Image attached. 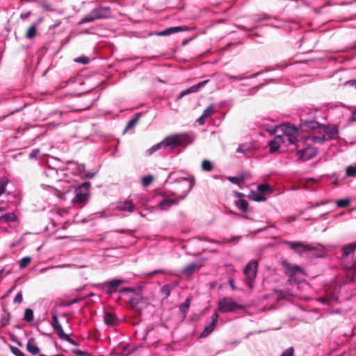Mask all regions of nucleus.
Returning <instances> with one entry per match:
<instances>
[{
    "instance_id": "72a5a7b5",
    "label": "nucleus",
    "mask_w": 356,
    "mask_h": 356,
    "mask_svg": "<svg viewBox=\"0 0 356 356\" xmlns=\"http://www.w3.org/2000/svg\"><path fill=\"white\" fill-rule=\"evenodd\" d=\"M347 177H356V165H348L346 169Z\"/></svg>"
},
{
    "instance_id": "774afa93",
    "label": "nucleus",
    "mask_w": 356,
    "mask_h": 356,
    "mask_svg": "<svg viewBox=\"0 0 356 356\" xmlns=\"http://www.w3.org/2000/svg\"><path fill=\"white\" fill-rule=\"evenodd\" d=\"M350 120L351 121H356V111H353L351 114V117H350Z\"/></svg>"
},
{
    "instance_id": "c03bdc74",
    "label": "nucleus",
    "mask_w": 356,
    "mask_h": 356,
    "mask_svg": "<svg viewBox=\"0 0 356 356\" xmlns=\"http://www.w3.org/2000/svg\"><path fill=\"white\" fill-rule=\"evenodd\" d=\"M161 293L166 297H169L171 293L170 286L168 284H165L161 289Z\"/></svg>"
},
{
    "instance_id": "7c9ffc66",
    "label": "nucleus",
    "mask_w": 356,
    "mask_h": 356,
    "mask_svg": "<svg viewBox=\"0 0 356 356\" xmlns=\"http://www.w3.org/2000/svg\"><path fill=\"white\" fill-rule=\"evenodd\" d=\"M190 298H186L185 301L179 306V311L180 312L184 314V316L188 312L189 307H190Z\"/></svg>"
},
{
    "instance_id": "c85d7f7f",
    "label": "nucleus",
    "mask_w": 356,
    "mask_h": 356,
    "mask_svg": "<svg viewBox=\"0 0 356 356\" xmlns=\"http://www.w3.org/2000/svg\"><path fill=\"white\" fill-rule=\"evenodd\" d=\"M51 325L52 326L53 329H55L56 327H58L61 326L58 321L57 312L56 310L52 309L51 312Z\"/></svg>"
},
{
    "instance_id": "79ce46f5",
    "label": "nucleus",
    "mask_w": 356,
    "mask_h": 356,
    "mask_svg": "<svg viewBox=\"0 0 356 356\" xmlns=\"http://www.w3.org/2000/svg\"><path fill=\"white\" fill-rule=\"evenodd\" d=\"M225 77L226 79H230V80H238L241 81L246 79L248 77L243 75H238V76H234V75H229L228 74H225Z\"/></svg>"
},
{
    "instance_id": "9d476101",
    "label": "nucleus",
    "mask_w": 356,
    "mask_h": 356,
    "mask_svg": "<svg viewBox=\"0 0 356 356\" xmlns=\"http://www.w3.org/2000/svg\"><path fill=\"white\" fill-rule=\"evenodd\" d=\"M282 244L287 245L294 252L301 254L303 252L312 250L314 248L310 245H305L301 241H282Z\"/></svg>"
},
{
    "instance_id": "13d9d810",
    "label": "nucleus",
    "mask_w": 356,
    "mask_h": 356,
    "mask_svg": "<svg viewBox=\"0 0 356 356\" xmlns=\"http://www.w3.org/2000/svg\"><path fill=\"white\" fill-rule=\"evenodd\" d=\"M40 151L38 149H34L32 150V152L29 154L30 159H34L36 158L38 154H39Z\"/></svg>"
},
{
    "instance_id": "9b49d317",
    "label": "nucleus",
    "mask_w": 356,
    "mask_h": 356,
    "mask_svg": "<svg viewBox=\"0 0 356 356\" xmlns=\"http://www.w3.org/2000/svg\"><path fill=\"white\" fill-rule=\"evenodd\" d=\"M317 150L316 148L308 145L305 148L298 150L296 153V156L299 161H308L317 155Z\"/></svg>"
},
{
    "instance_id": "5fc2aeb1",
    "label": "nucleus",
    "mask_w": 356,
    "mask_h": 356,
    "mask_svg": "<svg viewBox=\"0 0 356 356\" xmlns=\"http://www.w3.org/2000/svg\"><path fill=\"white\" fill-rule=\"evenodd\" d=\"M344 85L346 86L353 87L356 89V80H349L345 82Z\"/></svg>"
},
{
    "instance_id": "473e14b6",
    "label": "nucleus",
    "mask_w": 356,
    "mask_h": 356,
    "mask_svg": "<svg viewBox=\"0 0 356 356\" xmlns=\"http://www.w3.org/2000/svg\"><path fill=\"white\" fill-rule=\"evenodd\" d=\"M213 168V163L207 159H204L202 162V169L206 172H211Z\"/></svg>"
},
{
    "instance_id": "bb28decb",
    "label": "nucleus",
    "mask_w": 356,
    "mask_h": 356,
    "mask_svg": "<svg viewBox=\"0 0 356 356\" xmlns=\"http://www.w3.org/2000/svg\"><path fill=\"white\" fill-rule=\"evenodd\" d=\"M116 321L115 316L111 312H106L104 316V321L105 324L108 326L114 325Z\"/></svg>"
},
{
    "instance_id": "8fccbe9b",
    "label": "nucleus",
    "mask_w": 356,
    "mask_h": 356,
    "mask_svg": "<svg viewBox=\"0 0 356 356\" xmlns=\"http://www.w3.org/2000/svg\"><path fill=\"white\" fill-rule=\"evenodd\" d=\"M73 353L77 356H92L90 353L81 350H73Z\"/></svg>"
},
{
    "instance_id": "49530a36",
    "label": "nucleus",
    "mask_w": 356,
    "mask_h": 356,
    "mask_svg": "<svg viewBox=\"0 0 356 356\" xmlns=\"http://www.w3.org/2000/svg\"><path fill=\"white\" fill-rule=\"evenodd\" d=\"M75 62L82 63V64H88L90 62V58L87 56H80L74 60Z\"/></svg>"
},
{
    "instance_id": "2f4dec72",
    "label": "nucleus",
    "mask_w": 356,
    "mask_h": 356,
    "mask_svg": "<svg viewBox=\"0 0 356 356\" xmlns=\"http://www.w3.org/2000/svg\"><path fill=\"white\" fill-rule=\"evenodd\" d=\"M1 220L6 222H15L17 217L14 213H8L1 216Z\"/></svg>"
},
{
    "instance_id": "aec40b11",
    "label": "nucleus",
    "mask_w": 356,
    "mask_h": 356,
    "mask_svg": "<svg viewBox=\"0 0 356 356\" xmlns=\"http://www.w3.org/2000/svg\"><path fill=\"white\" fill-rule=\"evenodd\" d=\"M179 200L164 198L159 204V207L161 210H167L172 205H176L179 203Z\"/></svg>"
},
{
    "instance_id": "37998d69",
    "label": "nucleus",
    "mask_w": 356,
    "mask_h": 356,
    "mask_svg": "<svg viewBox=\"0 0 356 356\" xmlns=\"http://www.w3.org/2000/svg\"><path fill=\"white\" fill-rule=\"evenodd\" d=\"M257 191L264 194V193L270 191V186L268 184H261L257 186Z\"/></svg>"
},
{
    "instance_id": "4c0bfd02",
    "label": "nucleus",
    "mask_w": 356,
    "mask_h": 356,
    "mask_svg": "<svg viewBox=\"0 0 356 356\" xmlns=\"http://www.w3.org/2000/svg\"><path fill=\"white\" fill-rule=\"evenodd\" d=\"M31 261V258L29 257H25L20 259L19 267L21 268H26Z\"/></svg>"
},
{
    "instance_id": "09e8293b",
    "label": "nucleus",
    "mask_w": 356,
    "mask_h": 356,
    "mask_svg": "<svg viewBox=\"0 0 356 356\" xmlns=\"http://www.w3.org/2000/svg\"><path fill=\"white\" fill-rule=\"evenodd\" d=\"M228 180L234 184H239L241 181H243V178L238 177H228Z\"/></svg>"
},
{
    "instance_id": "338daca9",
    "label": "nucleus",
    "mask_w": 356,
    "mask_h": 356,
    "mask_svg": "<svg viewBox=\"0 0 356 356\" xmlns=\"http://www.w3.org/2000/svg\"><path fill=\"white\" fill-rule=\"evenodd\" d=\"M70 337L65 333H64L60 339L67 341Z\"/></svg>"
},
{
    "instance_id": "4468645a",
    "label": "nucleus",
    "mask_w": 356,
    "mask_h": 356,
    "mask_svg": "<svg viewBox=\"0 0 356 356\" xmlns=\"http://www.w3.org/2000/svg\"><path fill=\"white\" fill-rule=\"evenodd\" d=\"M256 146L252 143H245L240 145L236 149L237 153H241L245 156L249 157L256 150Z\"/></svg>"
},
{
    "instance_id": "0e129e2a",
    "label": "nucleus",
    "mask_w": 356,
    "mask_h": 356,
    "mask_svg": "<svg viewBox=\"0 0 356 356\" xmlns=\"http://www.w3.org/2000/svg\"><path fill=\"white\" fill-rule=\"evenodd\" d=\"M234 194L236 197H239V199L243 198L245 197V195L241 192L235 191Z\"/></svg>"
},
{
    "instance_id": "c756f323",
    "label": "nucleus",
    "mask_w": 356,
    "mask_h": 356,
    "mask_svg": "<svg viewBox=\"0 0 356 356\" xmlns=\"http://www.w3.org/2000/svg\"><path fill=\"white\" fill-rule=\"evenodd\" d=\"M8 183L9 179L7 177L3 176L0 177V196L5 193L6 188Z\"/></svg>"
},
{
    "instance_id": "bf43d9fd",
    "label": "nucleus",
    "mask_w": 356,
    "mask_h": 356,
    "mask_svg": "<svg viewBox=\"0 0 356 356\" xmlns=\"http://www.w3.org/2000/svg\"><path fill=\"white\" fill-rule=\"evenodd\" d=\"M31 15V11H28V12H24V13H21L20 15V18L22 19V20H25L28 17H29Z\"/></svg>"
},
{
    "instance_id": "f704fd0d",
    "label": "nucleus",
    "mask_w": 356,
    "mask_h": 356,
    "mask_svg": "<svg viewBox=\"0 0 356 356\" xmlns=\"http://www.w3.org/2000/svg\"><path fill=\"white\" fill-rule=\"evenodd\" d=\"M139 120V116H136L131 119L127 124L126 128L124 129V132H126L127 130L131 129L134 128L137 122Z\"/></svg>"
},
{
    "instance_id": "a18cd8bd",
    "label": "nucleus",
    "mask_w": 356,
    "mask_h": 356,
    "mask_svg": "<svg viewBox=\"0 0 356 356\" xmlns=\"http://www.w3.org/2000/svg\"><path fill=\"white\" fill-rule=\"evenodd\" d=\"M173 31H174L172 27H170V28H167L165 30L157 33L156 35H160V36L169 35L175 33L173 32Z\"/></svg>"
},
{
    "instance_id": "a211bd4d",
    "label": "nucleus",
    "mask_w": 356,
    "mask_h": 356,
    "mask_svg": "<svg viewBox=\"0 0 356 356\" xmlns=\"http://www.w3.org/2000/svg\"><path fill=\"white\" fill-rule=\"evenodd\" d=\"M283 141L282 137L280 136H275L272 140H270L268 143L269 145V152L270 153H273L279 149L280 147V145Z\"/></svg>"
},
{
    "instance_id": "0eeeda50",
    "label": "nucleus",
    "mask_w": 356,
    "mask_h": 356,
    "mask_svg": "<svg viewBox=\"0 0 356 356\" xmlns=\"http://www.w3.org/2000/svg\"><path fill=\"white\" fill-rule=\"evenodd\" d=\"M283 264L286 268L285 272L289 276L290 282L299 283L303 280V270L300 266L291 265L288 262H284Z\"/></svg>"
},
{
    "instance_id": "de8ad7c7",
    "label": "nucleus",
    "mask_w": 356,
    "mask_h": 356,
    "mask_svg": "<svg viewBox=\"0 0 356 356\" xmlns=\"http://www.w3.org/2000/svg\"><path fill=\"white\" fill-rule=\"evenodd\" d=\"M294 355V349L293 347H289L280 355V356H293Z\"/></svg>"
},
{
    "instance_id": "6e6552de",
    "label": "nucleus",
    "mask_w": 356,
    "mask_h": 356,
    "mask_svg": "<svg viewBox=\"0 0 356 356\" xmlns=\"http://www.w3.org/2000/svg\"><path fill=\"white\" fill-rule=\"evenodd\" d=\"M241 307L230 297H225L218 300V309L222 313H228Z\"/></svg>"
},
{
    "instance_id": "4be33fe9",
    "label": "nucleus",
    "mask_w": 356,
    "mask_h": 356,
    "mask_svg": "<svg viewBox=\"0 0 356 356\" xmlns=\"http://www.w3.org/2000/svg\"><path fill=\"white\" fill-rule=\"evenodd\" d=\"M199 268V265L195 263V262H192L191 264H189L188 265H187L186 266H185L182 270H181V273L186 276H190L195 271L196 269H197Z\"/></svg>"
},
{
    "instance_id": "052dcab7",
    "label": "nucleus",
    "mask_w": 356,
    "mask_h": 356,
    "mask_svg": "<svg viewBox=\"0 0 356 356\" xmlns=\"http://www.w3.org/2000/svg\"><path fill=\"white\" fill-rule=\"evenodd\" d=\"M205 118L203 117V115H202L200 118H197V122L200 124V125H202L205 123Z\"/></svg>"
},
{
    "instance_id": "f257e3e1",
    "label": "nucleus",
    "mask_w": 356,
    "mask_h": 356,
    "mask_svg": "<svg viewBox=\"0 0 356 356\" xmlns=\"http://www.w3.org/2000/svg\"><path fill=\"white\" fill-rule=\"evenodd\" d=\"M192 143V140L187 133H179L170 135L165 137L160 143L153 145L146 152L147 155L149 156L161 149L165 150H172L177 147L186 146Z\"/></svg>"
},
{
    "instance_id": "4d7b16f0",
    "label": "nucleus",
    "mask_w": 356,
    "mask_h": 356,
    "mask_svg": "<svg viewBox=\"0 0 356 356\" xmlns=\"http://www.w3.org/2000/svg\"><path fill=\"white\" fill-rule=\"evenodd\" d=\"M192 187H193V184L191 183L188 184L186 193L183 195L179 196V200L184 199L186 197V195H188V193L190 192V191L191 190Z\"/></svg>"
},
{
    "instance_id": "864d4df0",
    "label": "nucleus",
    "mask_w": 356,
    "mask_h": 356,
    "mask_svg": "<svg viewBox=\"0 0 356 356\" xmlns=\"http://www.w3.org/2000/svg\"><path fill=\"white\" fill-rule=\"evenodd\" d=\"M118 291L119 293H133V292H134V289L133 288H131V287H124V288H122L120 289H118Z\"/></svg>"
},
{
    "instance_id": "f8f14e48",
    "label": "nucleus",
    "mask_w": 356,
    "mask_h": 356,
    "mask_svg": "<svg viewBox=\"0 0 356 356\" xmlns=\"http://www.w3.org/2000/svg\"><path fill=\"white\" fill-rule=\"evenodd\" d=\"M129 305L136 310H142L147 305V299L139 294H134L133 297L128 298Z\"/></svg>"
},
{
    "instance_id": "3c124183",
    "label": "nucleus",
    "mask_w": 356,
    "mask_h": 356,
    "mask_svg": "<svg viewBox=\"0 0 356 356\" xmlns=\"http://www.w3.org/2000/svg\"><path fill=\"white\" fill-rule=\"evenodd\" d=\"M11 351L15 356H24V354L18 348L14 346H10Z\"/></svg>"
},
{
    "instance_id": "ddd939ff",
    "label": "nucleus",
    "mask_w": 356,
    "mask_h": 356,
    "mask_svg": "<svg viewBox=\"0 0 356 356\" xmlns=\"http://www.w3.org/2000/svg\"><path fill=\"white\" fill-rule=\"evenodd\" d=\"M124 283V280L113 279L111 281H108L103 283L102 285L106 288L107 293L112 295L113 293L118 292V287L120 285L123 284Z\"/></svg>"
},
{
    "instance_id": "5701e85b",
    "label": "nucleus",
    "mask_w": 356,
    "mask_h": 356,
    "mask_svg": "<svg viewBox=\"0 0 356 356\" xmlns=\"http://www.w3.org/2000/svg\"><path fill=\"white\" fill-rule=\"evenodd\" d=\"M356 250V243H351L343 247L342 258L348 257Z\"/></svg>"
},
{
    "instance_id": "cd10ccee",
    "label": "nucleus",
    "mask_w": 356,
    "mask_h": 356,
    "mask_svg": "<svg viewBox=\"0 0 356 356\" xmlns=\"http://www.w3.org/2000/svg\"><path fill=\"white\" fill-rule=\"evenodd\" d=\"M37 25V23H33L32 25L29 28L26 33V38L32 39L36 35Z\"/></svg>"
},
{
    "instance_id": "423d86ee",
    "label": "nucleus",
    "mask_w": 356,
    "mask_h": 356,
    "mask_svg": "<svg viewBox=\"0 0 356 356\" xmlns=\"http://www.w3.org/2000/svg\"><path fill=\"white\" fill-rule=\"evenodd\" d=\"M258 269V263L254 260L250 261L243 268L245 276V283L252 289L254 287V281L256 278Z\"/></svg>"
},
{
    "instance_id": "e433bc0d",
    "label": "nucleus",
    "mask_w": 356,
    "mask_h": 356,
    "mask_svg": "<svg viewBox=\"0 0 356 356\" xmlns=\"http://www.w3.org/2000/svg\"><path fill=\"white\" fill-rule=\"evenodd\" d=\"M24 319L27 322H31L33 320V312L31 309H25Z\"/></svg>"
},
{
    "instance_id": "20e7f679",
    "label": "nucleus",
    "mask_w": 356,
    "mask_h": 356,
    "mask_svg": "<svg viewBox=\"0 0 356 356\" xmlns=\"http://www.w3.org/2000/svg\"><path fill=\"white\" fill-rule=\"evenodd\" d=\"M112 17V10L109 6H97L80 19L79 25L92 22L98 19H106Z\"/></svg>"
},
{
    "instance_id": "603ef678",
    "label": "nucleus",
    "mask_w": 356,
    "mask_h": 356,
    "mask_svg": "<svg viewBox=\"0 0 356 356\" xmlns=\"http://www.w3.org/2000/svg\"><path fill=\"white\" fill-rule=\"evenodd\" d=\"M23 300V297H22V291H19L17 295L15 296L14 300H13V302L15 303H21Z\"/></svg>"
},
{
    "instance_id": "e2e57ef3",
    "label": "nucleus",
    "mask_w": 356,
    "mask_h": 356,
    "mask_svg": "<svg viewBox=\"0 0 356 356\" xmlns=\"http://www.w3.org/2000/svg\"><path fill=\"white\" fill-rule=\"evenodd\" d=\"M158 273H165V270L163 269H159V270H155L152 272H151L149 273V275H154V274H158Z\"/></svg>"
},
{
    "instance_id": "69168bd1",
    "label": "nucleus",
    "mask_w": 356,
    "mask_h": 356,
    "mask_svg": "<svg viewBox=\"0 0 356 356\" xmlns=\"http://www.w3.org/2000/svg\"><path fill=\"white\" fill-rule=\"evenodd\" d=\"M172 28L173 29V32L175 33L184 30V29L181 26H172Z\"/></svg>"
},
{
    "instance_id": "39448f33",
    "label": "nucleus",
    "mask_w": 356,
    "mask_h": 356,
    "mask_svg": "<svg viewBox=\"0 0 356 356\" xmlns=\"http://www.w3.org/2000/svg\"><path fill=\"white\" fill-rule=\"evenodd\" d=\"M90 183L84 182L75 189V195L72 200V202L78 207H83L88 201L89 189Z\"/></svg>"
},
{
    "instance_id": "a878e982",
    "label": "nucleus",
    "mask_w": 356,
    "mask_h": 356,
    "mask_svg": "<svg viewBox=\"0 0 356 356\" xmlns=\"http://www.w3.org/2000/svg\"><path fill=\"white\" fill-rule=\"evenodd\" d=\"M27 350L32 355H35L40 351L38 346L34 343L33 341L29 340L26 344Z\"/></svg>"
},
{
    "instance_id": "ea45409f",
    "label": "nucleus",
    "mask_w": 356,
    "mask_h": 356,
    "mask_svg": "<svg viewBox=\"0 0 356 356\" xmlns=\"http://www.w3.org/2000/svg\"><path fill=\"white\" fill-rule=\"evenodd\" d=\"M346 268L349 270V273L352 276H356V259L350 266H346Z\"/></svg>"
},
{
    "instance_id": "1a4fd4ad",
    "label": "nucleus",
    "mask_w": 356,
    "mask_h": 356,
    "mask_svg": "<svg viewBox=\"0 0 356 356\" xmlns=\"http://www.w3.org/2000/svg\"><path fill=\"white\" fill-rule=\"evenodd\" d=\"M280 129L290 144H296L298 141L296 136L298 129L296 127L290 123H284L280 125Z\"/></svg>"
},
{
    "instance_id": "6e6d98bb",
    "label": "nucleus",
    "mask_w": 356,
    "mask_h": 356,
    "mask_svg": "<svg viewBox=\"0 0 356 356\" xmlns=\"http://www.w3.org/2000/svg\"><path fill=\"white\" fill-rule=\"evenodd\" d=\"M54 330L56 332V334L58 335V337L59 338H60V337L65 333L62 326L56 327V328L54 329Z\"/></svg>"
},
{
    "instance_id": "7ed1b4c3",
    "label": "nucleus",
    "mask_w": 356,
    "mask_h": 356,
    "mask_svg": "<svg viewBox=\"0 0 356 356\" xmlns=\"http://www.w3.org/2000/svg\"><path fill=\"white\" fill-rule=\"evenodd\" d=\"M322 132L318 134H314L307 138L314 143L323 144L324 142L336 139L339 137V129L336 125L327 126L321 124L318 128Z\"/></svg>"
},
{
    "instance_id": "680f3d73",
    "label": "nucleus",
    "mask_w": 356,
    "mask_h": 356,
    "mask_svg": "<svg viewBox=\"0 0 356 356\" xmlns=\"http://www.w3.org/2000/svg\"><path fill=\"white\" fill-rule=\"evenodd\" d=\"M229 284L232 290H235L234 280L233 278H229L228 280Z\"/></svg>"
},
{
    "instance_id": "393cba45",
    "label": "nucleus",
    "mask_w": 356,
    "mask_h": 356,
    "mask_svg": "<svg viewBox=\"0 0 356 356\" xmlns=\"http://www.w3.org/2000/svg\"><path fill=\"white\" fill-rule=\"evenodd\" d=\"M235 205L242 212L245 213L248 210V203L243 198H241L234 201Z\"/></svg>"
},
{
    "instance_id": "f3484780",
    "label": "nucleus",
    "mask_w": 356,
    "mask_h": 356,
    "mask_svg": "<svg viewBox=\"0 0 356 356\" xmlns=\"http://www.w3.org/2000/svg\"><path fill=\"white\" fill-rule=\"evenodd\" d=\"M116 208L122 211L132 213L134 211L135 206L131 201L126 200L124 202H119Z\"/></svg>"
},
{
    "instance_id": "f03ea898",
    "label": "nucleus",
    "mask_w": 356,
    "mask_h": 356,
    "mask_svg": "<svg viewBox=\"0 0 356 356\" xmlns=\"http://www.w3.org/2000/svg\"><path fill=\"white\" fill-rule=\"evenodd\" d=\"M318 113V109L303 108L300 113V128L307 131L320 127L321 123L317 120Z\"/></svg>"
},
{
    "instance_id": "b1692460",
    "label": "nucleus",
    "mask_w": 356,
    "mask_h": 356,
    "mask_svg": "<svg viewBox=\"0 0 356 356\" xmlns=\"http://www.w3.org/2000/svg\"><path fill=\"white\" fill-rule=\"evenodd\" d=\"M248 198L251 200L255 202H262L266 200V197L264 194H262L257 191H251L250 193L248 195Z\"/></svg>"
},
{
    "instance_id": "58836bf2",
    "label": "nucleus",
    "mask_w": 356,
    "mask_h": 356,
    "mask_svg": "<svg viewBox=\"0 0 356 356\" xmlns=\"http://www.w3.org/2000/svg\"><path fill=\"white\" fill-rule=\"evenodd\" d=\"M213 113V106L212 104H211L203 111V113L202 115L205 118H209L211 116Z\"/></svg>"
},
{
    "instance_id": "dca6fc26",
    "label": "nucleus",
    "mask_w": 356,
    "mask_h": 356,
    "mask_svg": "<svg viewBox=\"0 0 356 356\" xmlns=\"http://www.w3.org/2000/svg\"><path fill=\"white\" fill-rule=\"evenodd\" d=\"M208 82L209 80H205L204 81L198 83L197 84L193 85L184 90H182L177 96V100L181 99L183 97L188 94L198 92L200 90V88L204 87Z\"/></svg>"
},
{
    "instance_id": "6ab92c4d",
    "label": "nucleus",
    "mask_w": 356,
    "mask_h": 356,
    "mask_svg": "<svg viewBox=\"0 0 356 356\" xmlns=\"http://www.w3.org/2000/svg\"><path fill=\"white\" fill-rule=\"evenodd\" d=\"M77 170L81 177L92 179L96 175V172H88L86 170V166L83 163H76Z\"/></svg>"
},
{
    "instance_id": "a19ab883",
    "label": "nucleus",
    "mask_w": 356,
    "mask_h": 356,
    "mask_svg": "<svg viewBox=\"0 0 356 356\" xmlns=\"http://www.w3.org/2000/svg\"><path fill=\"white\" fill-rule=\"evenodd\" d=\"M350 201L348 199H341L337 202L338 207L345 208L349 206Z\"/></svg>"
},
{
    "instance_id": "2eb2a0df",
    "label": "nucleus",
    "mask_w": 356,
    "mask_h": 356,
    "mask_svg": "<svg viewBox=\"0 0 356 356\" xmlns=\"http://www.w3.org/2000/svg\"><path fill=\"white\" fill-rule=\"evenodd\" d=\"M211 322L205 326L204 330L201 333L200 337H207L213 331L215 325L218 321V314L216 312L213 313L211 316Z\"/></svg>"
},
{
    "instance_id": "412c9836",
    "label": "nucleus",
    "mask_w": 356,
    "mask_h": 356,
    "mask_svg": "<svg viewBox=\"0 0 356 356\" xmlns=\"http://www.w3.org/2000/svg\"><path fill=\"white\" fill-rule=\"evenodd\" d=\"M58 168H53L49 165L47 166L44 170V174L47 177H51L52 179H55L56 180L58 179Z\"/></svg>"
},
{
    "instance_id": "c9c22d12",
    "label": "nucleus",
    "mask_w": 356,
    "mask_h": 356,
    "mask_svg": "<svg viewBox=\"0 0 356 356\" xmlns=\"http://www.w3.org/2000/svg\"><path fill=\"white\" fill-rule=\"evenodd\" d=\"M154 181V177L152 175H146L142 178V184L143 186L147 187L149 186Z\"/></svg>"
}]
</instances>
